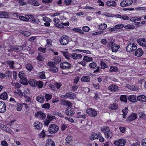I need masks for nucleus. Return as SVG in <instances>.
<instances>
[{
	"label": "nucleus",
	"instance_id": "6e6d98bb",
	"mask_svg": "<svg viewBox=\"0 0 146 146\" xmlns=\"http://www.w3.org/2000/svg\"><path fill=\"white\" fill-rule=\"evenodd\" d=\"M43 20L45 22H50L52 21L51 19L47 17H44L43 18Z\"/></svg>",
	"mask_w": 146,
	"mask_h": 146
},
{
	"label": "nucleus",
	"instance_id": "49530a36",
	"mask_svg": "<svg viewBox=\"0 0 146 146\" xmlns=\"http://www.w3.org/2000/svg\"><path fill=\"white\" fill-rule=\"evenodd\" d=\"M109 108L112 110H116L117 108V106L116 104H113L111 105V106Z\"/></svg>",
	"mask_w": 146,
	"mask_h": 146
},
{
	"label": "nucleus",
	"instance_id": "864d4df0",
	"mask_svg": "<svg viewBox=\"0 0 146 146\" xmlns=\"http://www.w3.org/2000/svg\"><path fill=\"white\" fill-rule=\"evenodd\" d=\"M42 107L43 108L48 109L50 108V104L48 103H46L43 104Z\"/></svg>",
	"mask_w": 146,
	"mask_h": 146
},
{
	"label": "nucleus",
	"instance_id": "bf43d9fd",
	"mask_svg": "<svg viewBox=\"0 0 146 146\" xmlns=\"http://www.w3.org/2000/svg\"><path fill=\"white\" fill-rule=\"evenodd\" d=\"M63 54L64 56L66 58L69 59L70 58V56H69V54L68 52H64L63 53Z\"/></svg>",
	"mask_w": 146,
	"mask_h": 146
},
{
	"label": "nucleus",
	"instance_id": "f3484780",
	"mask_svg": "<svg viewBox=\"0 0 146 146\" xmlns=\"http://www.w3.org/2000/svg\"><path fill=\"white\" fill-rule=\"evenodd\" d=\"M143 52L142 49L139 48L135 52V55L137 57H140L143 55Z\"/></svg>",
	"mask_w": 146,
	"mask_h": 146
},
{
	"label": "nucleus",
	"instance_id": "20e7f679",
	"mask_svg": "<svg viewBox=\"0 0 146 146\" xmlns=\"http://www.w3.org/2000/svg\"><path fill=\"white\" fill-rule=\"evenodd\" d=\"M137 48L136 45L133 43H129L126 47L127 52H130L135 50Z\"/></svg>",
	"mask_w": 146,
	"mask_h": 146
},
{
	"label": "nucleus",
	"instance_id": "7c9ffc66",
	"mask_svg": "<svg viewBox=\"0 0 146 146\" xmlns=\"http://www.w3.org/2000/svg\"><path fill=\"white\" fill-rule=\"evenodd\" d=\"M36 81L34 79H30L28 81V83L31 86L35 87Z\"/></svg>",
	"mask_w": 146,
	"mask_h": 146
},
{
	"label": "nucleus",
	"instance_id": "13d9d810",
	"mask_svg": "<svg viewBox=\"0 0 146 146\" xmlns=\"http://www.w3.org/2000/svg\"><path fill=\"white\" fill-rule=\"evenodd\" d=\"M54 84L57 89H59L62 86V84L61 83L57 82H54Z\"/></svg>",
	"mask_w": 146,
	"mask_h": 146
},
{
	"label": "nucleus",
	"instance_id": "c03bdc74",
	"mask_svg": "<svg viewBox=\"0 0 146 146\" xmlns=\"http://www.w3.org/2000/svg\"><path fill=\"white\" fill-rule=\"evenodd\" d=\"M100 65L102 68L103 69L108 67V66L104 62L102 61H101Z\"/></svg>",
	"mask_w": 146,
	"mask_h": 146
},
{
	"label": "nucleus",
	"instance_id": "4be33fe9",
	"mask_svg": "<svg viewBox=\"0 0 146 146\" xmlns=\"http://www.w3.org/2000/svg\"><path fill=\"white\" fill-rule=\"evenodd\" d=\"M43 83L42 82L40 81H36L35 87H36L38 88H41L43 87Z\"/></svg>",
	"mask_w": 146,
	"mask_h": 146
},
{
	"label": "nucleus",
	"instance_id": "39448f33",
	"mask_svg": "<svg viewBox=\"0 0 146 146\" xmlns=\"http://www.w3.org/2000/svg\"><path fill=\"white\" fill-rule=\"evenodd\" d=\"M76 94L71 92H68L66 94L64 95L61 96V98H69L70 99H74L76 98Z\"/></svg>",
	"mask_w": 146,
	"mask_h": 146
},
{
	"label": "nucleus",
	"instance_id": "09e8293b",
	"mask_svg": "<svg viewBox=\"0 0 146 146\" xmlns=\"http://www.w3.org/2000/svg\"><path fill=\"white\" fill-rule=\"evenodd\" d=\"M47 44L46 46L47 47H49L52 45V41L50 39H47L46 40Z\"/></svg>",
	"mask_w": 146,
	"mask_h": 146
},
{
	"label": "nucleus",
	"instance_id": "8fccbe9b",
	"mask_svg": "<svg viewBox=\"0 0 146 146\" xmlns=\"http://www.w3.org/2000/svg\"><path fill=\"white\" fill-rule=\"evenodd\" d=\"M124 27V25L123 24H118L114 26L116 29H118L123 28Z\"/></svg>",
	"mask_w": 146,
	"mask_h": 146
},
{
	"label": "nucleus",
	"instance_id": "ea45409f",
	"mask_svg": "<svg viewBox=\"0 0 146 146\" xmlns=\"http://www.w3.org/2000/svg\"><path fill=\"white\" fill-rule=\"evenodd\" d=\"M92 58L88 57L87 56H84L83 59V60L88 62L92 61Z\"/></svg>",
	"mask_w": 146,
	"mask_h": 146
},
{
	"label": "nucleus",
	"instance_id": "a878e982",
	"mask_svg": "<svg viewBox=\"0 0 146 146\" xmlns=\"http://www.w3.org/2000/svg\"><path fill=\"white\" fill-rule=\"evenodd\" d=\"M129 100L132 102H135L137 101L136 96L134 95H131L128 97Z\"/></svg>",
	"mask_w": 146,
	"mask_h": 146
},
{
	"label": "nucleus",
	"instance_id": "4468645a",
	"mask_svg": "<svg viewBox=\"0 0 146 146\" xmlns=\"http://www.w3.org/2000/svg\"><path fill=\"white\" fill-rule=\"evenodd\" d=\"M6 110V105L3 101H0V112L4 113Z\"/></svg>",
	"mask_w": 146,
	"mask_h": 146
},
{
	"label": "nucleus",
	"instance_id": "2f4dec72",
	"mask_svg": "<svg viewBox=\"0 0 146 146\" xmlns=\"http://www.w3.org/2000/svg\"><path fill=\"white\" fill-rule=\"evenodd\" d=\"M72 137L71 136H68L65 139V140L66 141V144L68 145L71 143L72 142Z\"/></svg>",
	"mask_w": 146,
	"mask_h": 146
},
{
	"label": "nucleus",
	"instance_id": "a18cd8bd",
	"mask_svg": "<svg viewBox=\"0 0 146 146\" xmlns=\"http://www.w3.org/2000/svg\"><path fill=\"white\" fill-rule=\"evenodd\" d=\"M117 68L116 66H111L110 69V70L111 72H115L117 71Z\"/></svg>",
	"mask_w": 146,
	"mask_h": 146
},
{
	"label": "nucleus",
	"instance_id": "9d476101",
	"mask_svg": "<svg viewBox=\"0 0 146 146\" xmlns=\"http://www.w3.org/2000/svg\"><path fill=\"white\" fill-rule=\"evenodd\" d=\"M114 40H113V41L111 40V41L109 42V43L111 45V48L112 51L114 52H116L120 48V46L118 44H113L114 42Z\"/></svg>",
	"mask_w": 146,
	"mask_h": 146
},
{
	"label": "nucleus",
	"instance_id": "603ef678",
	"mask_svg": "<svg viewBox=\"0 0 146 146\" xmlns=\"http://www.w3.org/2000/svg\"><path fill=\"white\" fill-rule=\"evenodd\" d=\"M50 70L54 73H56L58 71L57 68L54 65L50 68Z\"/></svg>",
	"mask_w": 146,
	"mask_h": 146
},
{
	"label": "nucleus",
	"instance_id": "79ce46f5",
	"mask_svg": "<svg viewBox=\"0 0 146 146\" xmlns=\"http://www.w3.org/2000/svg\"><path fill=\"white\" fill-rule=\"evenodd\" d=\"M139 117L146 120V115L142 112H141L139 113Z\"/></svg>",
	"mask_w": 146,
	"mask_h": 146
},
{
	"label": "nucleus",
	"instance_id": "5701e85b",
	"mask_svg": "<svg viewBox=\"0 0 146 146\" xmlns=\"http://www.w3.org/2000/svg\"><path fill=\"white\" fill-rule=\"evenodd\" d=\"M138 100L140 102H146V97L144 95H141L137 97Z\"/></svg>",
	"mask_w": 146,
	"mask_h": 146
},
{
	"label": "nucleus",
	"instance_id": "0eeeda50",
	"mask_svg": "<svg viewBox=\"0 0 146 146\" xmlns=\"http://www.w3.org/2000/svg\"><path fill=\"white\" fill-rule=\"evenodd\" d=\"M133 2L132 0H123L120 3V6L122 7H125L129 6Z\"/></svg>",
	"mask_w": 146,
	"mask_h": 146
},
{
	"label": "nucleus",
	"instance_id": "6e6552de",
	"mask_svg": "<svg viewBox=\"0 0 146 146\" xmlns=\"http://www.w3.org/2000/svg\"><path fill=\"white\" fill-rule=\"evenodd\" d=\"M71 66V65L67 62H63L60 64V67L62 69H69Z\"/></svg>",
	"mask_w": 146,
	"mask_h": 146
},
{
	"label": "nucleus",
	"instance_id": "c9c22d12",
	"mask_svg": "<svg viewBox=\"0 0 146 146\" xmlns=\"http://www.w3.org/2000/svg\"><path fill=\"white\" fill-rule=\"evenodd\" d=\"M54 63L56 64L59 63L61 61V58L59 56H56L54 58Z\"/></svg>",
	"mask_w": 146,
	"mask_h": 146
},
{
	"label": "nucleus",
	"instance_id": "2eb2a0df",
	"mask_svg": "<svg viewBox=\"0 0 146 146\" xmlns=\"http://www.w3.org/2000/svg\"><path fill=\"white\" fill-rule=\"evenodd\" d=\"M70 106L67 107L65 111L67 115H71L74 113V111L70 107Z\"/></svg>",
	"mask_w": 146,
	"mask_h": 146
},
{
	"label": "nucleus",
	"instance_id": "72a5a7b5",
	"mask_svg": "<svg viewBox=\"0 0 146 146\" xmlns=\"http://www.w3.org/2000/svg\"><path fill=\"white\" fill-rule=\"evenodd\" d=\"M14 63V62L11 60H9L7 62V63L10 67V68L13 69L15 68L13 65Z\"/></svg>",
	"mask_w": 146,
	"mask_h": 146
},
{
	"label": "nucleus",
	"instance_id": "7ed1b4c3",
	"mask_svg": "<svg viewBox=\"0 0 146 146\" xmlns=\"http://www.w3.org/2000/svg\"><path fill=\"white\" fill-rule=\"evenodd\" d=\"M68 37L67 36L64 35L60 39L59 41L61 44L62 45H66L69 41Z\"/></svg>",
	"mask_w": 146,
	"mask_h": 146
},
{
	"label": "nucleus",
	"instance_id": "a19ab883",
	"mask_svg": "<svg viewBox=\"0 0 146 146\" xmlns=\"http://www.w3.org/2000/svg\"><path fill=\"white\" fill-rule=\"evenodd\" d=\"M124 27L125 29H133L135 28V27L134 25L130 24L126 25L125 26L124 25Z\"/></svg>",
	"mask_w": 146,
	"mask_h": 146
},
{
	"label": "nucleus",
	"instance_id": "423d86ee",
	"mask_svg": "<svg viewBox=\"0 0 146 146\" xmlns=\"http://www.w3.org/2000/svg\"><path fill=\"white\" fill-rule=\"evenodd\" d=\"M86 113L90 116L94 117L97 116L98 113L95 109L89 108L87 109Z\"/></svg>",
	"mask_w": 146,
	"mask_h": 146
},
{
	"label": "nucleus",
	"instance_id": "ddd939ff",
	"mask_svg": "<svg viewBox=\"0 0 146 146\" xmlns=\"http://www.w3.org/2000/svg\"><path fill=\"white\" fill-rule=\"evenodd\" d=\"M138 43L141 46L146 47V38H141L137 39Z\"/></svg>",
	"mask_w": 146,
	"mask_h": 146
},
{
	"label": "nucleus",
	"instance_id": "de8ad7c7",
	"mask_svg": "<svg viewBox=\"0 0 146 146\" xmlns=\"http://www.w3.org/2000/svg\"><path fill=\"white\" fill-rule=\"evenodd\" d=\"M12 75V73L10 71L7 72L6 74H5V77L8 78L11 77Z\"/></svg>",
	"mask_w": 146,
	"mask_h": 146
},
{
	"label": "nucleus",
	"instance_id": "37998d69",
	"mask_svg": "<svg viewBox=\"0 0 146 146\" xmlns=\"http://www.w3.org/2000/svg\"><path fill=\"white\" fill-rule=\"evenodd\" d=\"M52 96L49 94H46L45 95V98L47 102L51 99L52 98Z\"/></svg>",
	"mask_w": 146,
	"mask_h": 146
},
{
	"label": "nucleus",
	"instance_id": "0e129e2a",
	"mask_svg": "<svg viewBox=\"0 0 146 146\" xmlns=\"http://www.w3.org/2000/svg\"><path fill=\"white\" fill-rule=\"evenodd\" d=\"M47 118L48 120L50 121L52 119H55V116L49 114L47 115Z\"/></svg>",
	"mask_w": 146,
	"mask_h": 146
},
{
	"label": "nucleus",
	"instance_id": "9b49d317",
	"mask_svg": "<svg viewBox=\"0 0 146 146\" xmlns=\"http://www.w3.org/2000/svg\"><path fill=\"white\" fill-rule=\"evenodd\" d=\"M35 116L42 120H43L46 117L45 114L42 111H39L35 114Z\"/></svg>",
	"mask_w": 146,
	"mask_h": 146
},
{
	"label": "nucleus",
	"instance_id": "c85d7f7f",
	"mask_svg": "<svg viewBox=\"0 0 146 146\" xmlns=\"http://www.w3.org/2000/svg\"><path fill=\"white\" fill-rule=\"evenodd\" d=\"M8 98V96L6 92H5L0 95V98L3 100H6Z\"/></svg>",
	"mask_w": 146,
	"mask_h": 146
},
{
	"label": "nucleus",
	"instance_id": "f8f14e48",
	"mask_svg": "<svg viewBox=\"0 0 146 146\" xmlns=\"http://www.w3.org/2000/svg\"><path fill=\"white\" fill-rule=\"evenodd\" d=\"M137 117L136 113H132L127 118L126 121H131L136 119Z\"/></svg>",
	"mask_w": 146,
	"mask_h": 146
},
{
	"label": "nucleus",
	"instance_id": "b1692460",
	"mask_svg": "<svg viewBox=\"0 0 146 146\" xmlns=\"http://www.w3.org/2000/svg\"><path fill=\"white\" fill-rule=\"evenodd\" d=\"M20 79L21 80L20 81V83L23 85H27L28 84L27 80L25 76L22 78Z\"/></svg>",
	"mask_w": 146,
	"mask_h": 146
},
{
	"label": "nucleus",
	"instance_id": "c756f323",
	"mask_svg": "<svg viewBox=\"0 0 146 146\" xmlns=\"http://www.w3.org/2000/svg\"><path fill=\"white\" fill-rule=\"evenodd\" d=\"M62 103L64 105H66L69 106H72V103L68 101H66L65 100H62L61 101Z\"/></svg>",
	"mask_w": 146,
	"mask_h": 146
},
{
	"label": "nucleus",
	"instance_id": "052dcab7",
	"mask_svg": "<svg viewBox=\"0 0 146 146\" xmlns=\"http://www.w3.org/2000/svg\"><path fill=\"white\" fill-rule=\"evenodd\" d=\"M40 76L42 79H44L46 78L44 72H41L40 74Z\"/></svg>",
	"mask_w": 146,
	"mask_h": 146
},
{
	"label": "nucleus",
	"instance_id": "5fc2aeb1",
	"mask_svg": "<svg viewBox=\"0 0 146 146\" xmlns=\"http://www.w3.org/2000/svg\"><path fill=\"white\" fill-rule=\"evenodd\" d=\"M25 76V74L23 71H21L19 72L18 74V76L20 79Z\"/></svg>",
	"mask_w": 146,
	"mask_h": 146
},
{
	"label": "nucleus",
	"instance_id": "58836bf2",
	"mask_svg": "<svg viewBox=\"0 0 146 146\" xmlns=\"http://www.w3.org/2000/svg\"><path fill=\"white\" fill-rule=\"evenodd\" d=\"M120 100L121 101L125 102H127V98L125 95H121L120 97Z\"/></svg>",
	"mask_w": 146,
	"mask_h": 146
},
{
	"label": "nucleus",
	"instance_id": "680f3d73",
	"mask_svg": "<svg viewBox=\"0 0 146 146\" xmlns=\"http://www.w3.org/2000/svg\"><path fill=\"white\" fill-rule=\"evenodd\" d=\"M38 50L43 53H45L46 52V48L40 47L38 48Z\"/></svg>",
	"mask_w": 146,
	"mask_h": 146
},
{
	"label": "nucleus",
	"instance_id": "338daca9",
	"mask_svg": "<svg viewBox=\"0 0 146 146\" xmlns=\"http://www.w3.org/2000/svg\"><path fill=\"white\" fill-rule=\"evenodd\" d=\"M19 18L21 20L25 21H27V20H29L28 19H27L24 16H20L19 17Z\"/></svg>",
	"mask_w": 146,
	"mask_h": 146
},
{
	"label": "nucleus",
	"instance_id": "1a4fd4ad",
	"mask_svg": "<svg viewBox=\"0 0 146 146\" xmlns=\"http://www.w3.org/2000/svg\"><path fill=\"white\" fill-rule=\"evenodd\" d=\"M125 143V140L122 139L115 141L114 144L116 146H124Z\"/></svg>",
	"mask_w": 146,
	"mask_h": 146
},
{
	"label": "nucleus",
	"instance_id": "412c9836",
	"mask_svg": "<svg viewBox=\"0 0 146 146\" xmlns=\"http://www.w3.org/2000/svg\"><path fill=\"white\" fill-rule=\"evenodd\" d=\"M36 100L38 101V102L41 103H43L44 102L45 99L44 96L39 95L37 96L36 98Z\"/></svg>",
	"mask_w": 146,
	"mask_h": 146
},
{
	"label": "nucleus",
	"instance_id": "bb28decb",
	"mask_svg": "<svg viewBox=\"0 0 146 146\" xmlns=\"http://www.w3.org/2000/svg\"><path fill=\"white\" fill-rule=\"evenodd\" d=\"M90 78L88 76H84L81 79V80L82 82H88L90 81Z\"/></svg>",
	"mask_w": 146,
	"mask_h": 146
},
{
	"label": "nucleus",
	"instance_id": "4c0bfd02",
	"mask_svg": "<svg viewBox=\"0 0 146 146\" xmlns=\"http://www.w3.org/2000/svg\"><path fill=\"white\" fill-rule=\"evenodd\" d=\"M97 64L95 62H92L89 65L90 67L91 68L93 69H95L97 67Z\"/></svg>",
	"mask_w": 146,
	"mask_h": 146
},
{
	"label": "nucleus",
	"instance_id": "f03ea898",
	"mask_svg": "<svg viewBox=\"0 0 146 146\" xmlns=\"http://www.w3.org/2000/svg\"><path fill=\"white\" fill-rule=\"evenodd\" d=\"M59 127L56 125L52 124L49 125L48 131L50 134H53L57 132L59 130Z\"/></svg>",
	"mask_w": 146,
	"mask_h": 146
},
{
	"label": "nucleus",
	"instance_id": "e2e57ef3",
	"mask_svg": "<svg viewBox=\"0 0 146 146\" xmlns=\"http://www.w3.org/2000/svg\"><path fill=\"white\" fill-rule=\"evenodd\" d=\"M53 21L55 23L54 24L55 26H56V24H58L60 20L58 19L55 18L53 20Z\"/></svg>",
	"mask_w": 146,
	"mask_h": 146
},
{
	"label": "nucleus",
	"instance_id": "f257e3e1",
	"mask_svg": "<svg viewBox=\"0 0 146 146\" xmlns=\"http://www.w3.org/2000/svg\"><path fill=\"white\" fill-rule=\"evenodd\" d=\"M101 131L104 133L105 137L108 139H110L113 136L112 132L110 131L108 127H104L102 128Z\"/></svg>",
	"mask_w": 146,
	"mask_h": 146
},
{
	"label": "nucleus",
	"instance_id": "aec40b11",
	"mask_svg": "<svg viewBox=\"0 0 146 146\" xmlns=\"http://www.w3.org/2000/svg\"><path fill=\"white\" fill-rule=\"evenodd\" d=\"M9 17V14L5 11H0V18H7Z\"/></svg>",
	"mask_w": 146,
	"mask_h": 146
},
{
	"label": "nucleus",
	"instance_id": "a211bd4d",
	"mask_svg": "<svg viewBox=\"0 0 146 146\" xmlns=\"http://www.w3.org/2000/svg\"><path fill=\"white\" fill-rule=\"evenodd\" d=\"M106 5L109 7H116L117 4L116 2L113 1H108L106 3Z\"/></svg>",
	"mask_w": 146,
	"mask_h": 146
},
{
	"label": "nucleus",
	"instance_id": "393cba45",
	"mask_svg": "<svg viewBox=\"0 0 146 146\" xmlns=\"http://www.w3.org/2000/svg\"><path fill=\"white\" fill-rule=\"evenodd\" d=\"M45 146H55L54 142L50 139H48Z\"/></svg>",
	"mask_w": 146,
	"mask_h": 146
},
{
	"label": "nucleus",
	"instance_id": "6ab92c4d",
	"mask_svg": "<svg viewBox=\"0 0 146 146\" xmlns=\"http://www.w3.org/2000/svg\"><path fill=\"white\" fill-rule=\"evenodd\" d=\"M70 57L74 59H80L82 58V55L80 54L73 53L70 55Z\"/></svg>",
	"mask_w": 146,
	"mask_h": 146
},
{
	"label": "nucleus",
	"instance_id": "dca6fc26",
	"mask_svg": "<svg viewBox=\"0 0 146 146\" xmlns=\"http://www.w3.org/2000/svg\"><path fill=\"white\" fill-rule=\"evenodd\" d=\"M108 89L112 92L117 91L119 90L118 87L116 85L114 84H112L109 86Z\"/></svg>",
	"mask_w": 146,
	"mask_h": 146
},
{
	"label": "nucleus",
	"instance_id": "473e14b6",
	"mask_svg": "<svg viewBox=\"0 0 146 146\" xmlns=\"http://www.w3.org/2000/svg\"><path fill=\"white\" fill-rule=\"evenodd\" d=\"M20 33L26 36H29L31 34V33L30 32L23 31H20Z\"/></svg>",
	"mask_w": 146,
	"mask_h": 146
},
{
	"label": "nucleus",
	"instance_id": "cd10ccee",
	"mask_svg": "<svg viewBox=\"0 0 146 146\" xmlns=\"http://www.w3.org/2000/svg\"><path fill=\"white\" fill-rule=\"evenodd\" d=\"M25 68L29 72H31L33 68V66L30 63L27 64L25 65Z\"/></svg>",
	"mask_w": 146,
	"mask_h": 146
},
{
	"label": "nucleus",
	"instance_id": "774afa93",
	"mask_svg": "<svg viewBox=\"0 0 146 146\" xmlns=\"http://www.w3.org/2000/svg\"><path fill=\"white\" fill-rule=\"evenodd\" d=\"M36 59L37 60L40 61H42L43 60L44 58L41 55H38Z\"/></svg>",
	"mask_w": 146,
	"mask_h": 146
},
{
	"label": "nucleus",
	"instance_id": "69168bd1",
	"mask_svg": "<svg viewBox=\"0 0 146 146\" xmlns=\"http://www.w3.org/2000/svg\"><path fill=\"white\" fill-rule=\"evenodd\" d=\"M1 145L2 146H8V144L6 141L3 140L2 141Z\"/></svg>",
	"mask_w": 146,
	"mask_h": 146
},
{
	"label": "nucleus",
	"instance_id": "4d7b16f0",
	"mask_svg": "<svg viewBox=\"0 0 146 146\" xmlns=\"http://www.w3.org/2000/svg\"><path fill=\"white\" fill-rule=\"evenodd\" d=\"M82 29L83 31L86 32L89 31L90 30V28L87 26H84L82 27Z\"/></svg>",
	"mask_w": 146,
	"mask_h": 146
},
{
	"label": "nucleus",
	"instance_id": "e433bc0d",
	"mask_svg": "<svg viewBox=\"0 0 146 146\" xmlns=\"http://www.w3.org/2000/svg\"><path fill=\"white\" fill-rule=\"evenodd\" d=\"M107 27V25L105 23L102 24L98 26L99 29L101 30H103L106 29Z\"/></svg>",
	"mask_w": 146,
	"mask_h": 146
},
{
	"label": "nucleus",
	"instance_id": "f704fd0d",
	"mask_svg": "<svg viewBox=\"0 0 146 146\" xmlns=\"http://www.w3.org/2000/svg\"><path fill=\"white\" fill-rule=\"evenodd\" d=\"M98 136L97 133H93L91 136L90 139L91 140H93L96 139H98Z\"/></svg>",
	"mask_w": 146,
	"mask_h": 146
},
{
	"label": "nucleus",
	"instance_id": "3c124183",
	"mask_svg": "<svg viewBox=\"0 0 146 146\" xmlns=\"http://www.w3.org/2000/svg\"><path fill=\"white\" fill-rule=\"evenodd\" d=\"M38 136L40 138H43L45 136V133L43 130L39 134Z\"/></svg>",
	"mask_w": 146,
	"mask_h": 146
}]
</instances>
